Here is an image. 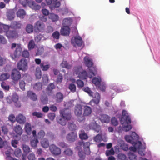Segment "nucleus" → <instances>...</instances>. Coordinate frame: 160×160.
<instances>
[{
	"mask_svg": "<svg viewBox=\"0 0 160 160\" xmlns=\"http://www.w3.org/2000/svg\"><path fill=\"white\" fill-rule=\"evenodd\" d=\"M85 63L87 67H88L90 73L91 75L89 76L90 78H92L94 76H95L97 72V69L95 67H92L93 65L92 60L88 57H85L84 58Z\"/></svg>",
	"mask_w": 160,
	"mask_h": 160,
	"instance_id": "f257e3e1",
	"label": "nucleus"
},
{
	"mask_svg": "<svg viewBox=\"0 0 160 160\" xmlns=\"http://www.w3.org/2000/svg\"><path fill=\"white\" fill-rule=\"evenodd\" d=\"M73 111L76 116L78 117H81L82 118V120L78 119V121L80 122L85 120V117L82 115V107L81 104H77L74 107Z\"/></svg>",
	"mask_w": 160,
	"mask_h": 160,
	"instance_id": "f03ea898",
	"label": "nucleus"
},
{
	"mask_svg": "<svg viewBox=\"0 0 160 160\" xmlns=\"http://www.w3.org/2000/svg\"><path fill=\"white\" fill-rule=\"evenodd\" d=\"M60 114L62 118L67 121L70 120L72 118L71 111L68 109H63L60 111Z\"/></svg>",
	"mask_w": 160,
	"mask_h": 160,
	"instance_id": "7ed1b4c3",
	"label": "nucleus"
},
{
	"mask_svg": "<svg viewBox=\"0 0 160 160\" xmlns=\"http://www.w3.org/2000/svg\"><path fill=\"white\" fill-rule=\"evenodd\" d=\"M45 27V25L43 23L38 21L34 24V30L36 32L39 33L42 32L44 30Z\"/></svg>",
	"mask_w": 160,
	"mask_h": 160,
	"instance_id": "20e7f679",
	"label": "nucleus"
},
{
	"mask_svg": "<svg viewBox=\"0 0 160 160\" xmlns=\"http://www.w3.org/2000/svg\"><path fill=\"white\" fill-rule=\"evenodd\" d=\"M100 96L99 93L96 92L94 94L93 99L91 100L89 102V104L92 107H95L98 105L100 101Z\"/></svg>",
	"mask_w": 160,
	"mask_h": 160,
	"instance_id": "39448f33",
	"label": "nucleus"
},
{
	"mask_svg": "<svg viewBox=\"0 0 160 160\" xmlns=\"http://www.w3.org/2000/svg\"><path fill=\"white\" fill-rule=\"evenodd\" d=\"M71 43L74 46L76 45L78 47H81L82 44V40L80 36L74 37L71 39Z\"/></svg>",
	"mask_w": 160,
	"mask_h": 160,
	"instance_id": "423d86ee",
	"label": "nucleus"
},
{
	"mask_svg": "<svg viewBox=\"0 0 160 160\" xmlns=\"http://www.w3.org/2000/svg\"><path fill=\"white\" fill-rule=\"evenodd\" d=\"M50 150L52 154L55 155H59L61 153V149L54 144L50 146Z\"/></svg>",
	"mask_w": 160,
	"mask_h": 160,
	"instance_id": "0eeeda50",
	"label": "nucleus"
},
{
	"mask_svg": "<svg viewBox=\"0 0 160 160\" xmlns=\"http://www.w3.org/2000/svg\"><path fill=\"white\" fill-rule=\"evenodd\" d=\"M70 32V28L69 26H63L62 27L60 32L61 34L63 36H68Z\"/></svg>",
	"mask_w": 160,
	"mask_h": 160,
	"instance_id": "6e6552de",
	"label": "nucleus"
},
{
	"mask_svg": "<svg viewBox=\"0 0 160 160\" xmlns=\"http://www.w3.org/2000/svg\"><path fill=\"white\" fill-rule=\"evenodd\" d=\"M11 77L14 81H18L20 79V72L16 69H14L12 70Z\"/></svg>",
	"mask_w": 160,
	"mask_h": 160,
	"instance_id": "1a4fd4ad",
	"label": "nucleus"
},
{
	"mask_svg": "<svg viewBox=\"0 0 160 160\" xmlns=\"http://www.w3.org/2000/svg\"><path fill=\"white\" fill-rule=\"evenodd\" d=\"M89 127L90 129L94 130L97 132H99L101 130L100 126L96 122L91 123L89 124Z\"/></svg>",
	"mask_w": 160,
	"mask_h": 160,
	"instance_id": "9d476101",
	"label": "nucleus"
},
{
	"mask_svg": "<svg viewBox=\"0 0 160 160\" xmlns=\"http://www.w3.org/2000/svg\"><path fill=\"white\" fill-rule=\"evenodd\" d=\"M20 55V44H18L16 50L14 53L11 55V56L13 59H15L19 57Z\"/></svg>",
	"mask_w": 160,
	"mask_h": 160,
	"instance_id": "9b49d317",
	"label": "nucleus"
},
{
	"mask_svg": "<svg viewBox=\"0 0 160 160\" xmlns=\"http://www.w3.org/2000/svg\"><path fill=\"white\" fill-rule=\"evenodd\" d=\"M77 138V134L76 133L73 132L68 133L67 136V139L68 141L70 142H74Z\"/></svg>",
	"mask_w": 160,
	"mask_h": 160,
	"instance_id": "f8f14e48",
	"label": "nucleus"
},
{
	"mask_svg": "<svg viewBox=\"0 0 160 160\" xmlns=\"http://www.w3.org/2000/svg\"><path fill=\"white\" fill-rule=\"evenodd\" d=\"M55 88V86L53 83H51L48 86L46 89V93L49 95H51L52 90Z\"/></svg>",
	"mask_w": 160,
	"mask_h": 160,
	"instance_id": "ddd939ff",
	"label": "nucleus"
},
{
	"mask_svg": "<svg viewBox=\"0 0 160 160\" xmlns=\"http://www.w3.org/2000/svg\"><path fill=\"white\" fill-rule=\"evenodd\" d=\"M6 149L7 150L5 152V153L6 156L5 158L6 160H9L12 157L11 156L12 150L10 146H7Z\"/></svg>",
	"mask_w": 160,
	"mask_h": 160,
	"instance_id": "4468645a",
	"label": "nucleus"
},
{
	"mask_svg": "<svg viewBox=\"0 0 160 160\" xmlns=\"http://www.w3.org/2000/svg\"><path fill=\"white\" fill-rule=\"evenodd\" d=\"M92 110L91 108L87 106L84 107L83 116H87L90 115L92 113Z\"/></svg>",
	"mask_w": 160,
	"mask_h": 160,
	"instance_id": "2eb2a0df",
	"label": "nucleus"
},
{
	"mask_svg": "<svg viewBox=\"0 0 160 160\" xmlns=\"http://www.w3.org/2000/svg\"><path fill=\"white\" fill-rule=\"evenodd\" d=\"M6 35L8 38H12L18 36V33L15 31H10L6 32Z\"/></svg>",
	"mask_w": 160,
	"mask_h": 160,
	"instance_id": "dca6fc26",
	"label": "nucleus"
},
{
	"mask_svg": "<svg viewBox=\"0 0 160 160\" xmlns=\"http://www.w3.org/2000/svg\"><path fill=\"white\" fill-rule=\"evenodd\" d=\"M8 119L12 123H14L15 121L20 123V114H19L15 118L14 115L13 114H11L9 116Z\"/></svg>",
	"mask_w": 160,
	"mask_h": 160,
	"instance_id": "f3484780",
	"label": "nucleus"
},
{
	"mask_svg": "<svg viewBox=\"0 0 160 160\" xmlns=\"http://www.w3.org/2000/svg\"><path fill=\"white\" fill-rule=\"evenodd\" d=\"M28 63L26 59H21V70L25 71L27 69Z\"/></svg>",
	"mask_w": 160,
	"mask_h": 160,
	"instance_id": "a211bd4d",
	"label": "nucleus"
},
{
	"mask_svg": "<svg viewBox=\"0 0 160 160\" xmlns=\"http://www.w3.org/2000/svg\"><path fill=\"white\" fill-rule=\"evenodd\" d=\"M92 74L90 73L89 71V74L88 75L87 72L86 71L83 70L82 72H80L78 74V77L80 78L85 79L87 78V77L89 78L90 75H91Z\"/></svg>",
	"mask_w": 160,
	"mask_h": 160,
	"instance_id": "6ab92c4d",
	"label": "nucleus"
},
{
	"mask_svg": "<svg viewBox=\"0 0 160 160\" xmlns=\"http://www.w3.org/2000/svg\"><path fill=\"white\" fill-rule=\"evenodd\" d=\"M28 96L33 101H36L37 99V96L35 93L31 91L27 92Z\"/></svg>",
	"mask_w": 160,
	"mask_h": 160,
	"instance_id": "aec40b11",
	"label": "nucleus"
},
{
	"mask_svg": "<svg viewBox=\"0 0 160 160\" xmlns=\"http://www.w3.org/2000/svg\"><path fill=\"white\" fill-rule=\"evenodd\" d=\"M18 96L17 94H15L13 95L12 97V99L13 102H15V105L16 107H20V103L18 101Z\"/></svg>",
	"mask_w": 160,
	"mask_h": 160,
	"instance_id": "412c9836",
	"label": "nucleus"
},
{
	"mask_svg": "<svg viewBox=\"0 0 160 160\" xmlns=\"http://www.w3.org/2000/svg\"><path fill=\"white\" fill-rule=\"evenodd\" d=\"M24 129L26 133L28 135H30L31 133L32 127L30 123L27 122L25 125Z\"/></svg>",
	"mask_w": 160,
	"mask_h": 160,
	"instance_id": "4be33fe9",
	"label": "nucleus"
},
{
	"mask_svg": "<svg viewBox=\"0 0 160 160\" xmlns=\"http://www.w3.org/2000/svg\"><path fill=\"white\" fill-rule=\"evenodd\" d=\"M47 62H42L40 64V66L42 70L43 71H45L48 70L50 67L49 64H45Z\"/></svg>",
	"mask_w": 160,
	"mask_h": 160,
	"instance_id": "5701e85b",
	"label": "nucleus"
},
{
	"mask_svg": "<svg viewBox=\"0 0 160 160\" xmlns=\"http://www.w3.org/2000/svg\"><path fill=\"white\" fill-rule=\"evenodd\" d=\"M63 95L62 93H57L56 96V102H61L63 99Z\"/></svg>",
	"mask_w": 160,
	"mask_h": 160,
	"instance_id": "b1692460",
	"label": "nucleus"
},
{
	"mask_svg": "<svg viewBox=\"0 0 160 160\" xmlns=\"http://www.w3.org/2000/svg\"><path fill=\"white\" fill-rule=\"evenodd\" d=\"M35 75L36 78L38 79H40L42 77L41 71L39 67H38L36 69Z\"/></svg>",
	"mask_w": 160,
	"mask_h": 160,
	"instance_id": "393cba45",
	"label": "nucleus"
},
{
	"mask_svg": "<svg viewBox=\"0 0 160 160\" xmlns=\"http://www.w3.org/2000/svg\"><path fill=\"white\" fill-rule=\"evenodd\" d=\"M40 100L43 104H46L48 103V98L46 95H42L40 98Z\"/></svg>",
	"mask_w": 160,
	"mask_h": 160,
	"instance_id": "a878e982",
	"label": "nucleus"
},
{
	"mask_svg": "<svg viewBox=\"0 0 160 160\" xmlns=\"http://www.w3.org/2000/svg\"><path fill=\"white\" fill-rule=\"evenodd\" d=\"M110 119V117L106 115H103L101 117V120L104 123H108Z\"/></svg>",
	"mask_w": 160,
	"mask_h": 160,
	"instance_id": "bb28decb",
	"label": "nucleus"
},
{
	"mask_svg": "<svg viewBox=\"0 0 160 160\" xmlns=\"http://www.w3.org/2000/svg\"><path fill=\"white\" fill-rule=\"evenodd\" d=\"M42 146L44 148H47L49 146L48 141L46 139H42L41 142Z\"/></svg>",
	"mask_w": 160,
	"mask_h": 160,
	"instance_id": "cd10ccee",
	"label": "nucleus"
},
{
	"mask_svg": "<svg viewBox=\"0 0 160 160\" xmlns=\"http://www.w3.org/2000/svg\"><path fill=\"white\" fill-rule=\"evenodd\" d=\"M49 18L53 22L58 21L59 18L58 16L54 13H51L49 15Z\"/></svg>",
	"mask_w": 160,
	"mask_h": 160,
	"instance_id": "c85d7f7f",
	"label": "nucleus"
},
{
	"mask_svg": "<svg viewBox=\"0 0 160 160\" xmlns=\"http://www.w3.org/2000/svg\"><path fill=\"white\" fill-rule=\"evenodd\" d=\"M10 75L8 73H3L0 76V81L5 80L9 78Z\"/></svg>",
	"mask_w": 160,
	"mask_h": 160,
	"instance_id": "c756f323",
	"label": "nucleus"
},
{
	"mask_svg": "<svg viewBox=\"0 0 160 160\" xmlns=\"http://www.w3.org/2000/svg\"><path fill=\"white\" fill-rule=\"evenodd\" d=\"M64 153L68 156H71L73 154V152L70 148H66L64 151Z\"/></svg>",
	"mask_w": 160,
	"mask_h": 160,
	"instance_id": "7c9ffc66",
	"label": "nucleus"
},
{
	"mask_svg": "<svg viewBox=\"0 0 160 160\" xmlns=\"http://www.w3.org/2000/svg\"><path fill=\"white\" fill-rule=\"evenodd\" d=\"M79 136L80 138L81 139L86 140L88 138L87 134L84 130L81 131V132L79 134Z\"/></svg>",
	"mask_w": 160,
	"mask_h": 160,
	"instance_id": "2f4dec72",
	"label": "nucleus"
},
{
	"mask_svg": "<svg viewBox=\"0 0 160 160\" xmlns=\"http://www.w3.org/2000/svg\"><path fill=\"white\" fill-rule=\"evenodd\" d=\"M42 83L39 82L36 83L33 86V88L37 90H40L42 89Z\"/></svg>",
	"mask_w": 160,
	"mask_h": 160,
	"instance_id": "473e14b6",
	"label": "nucleus"
},
{
	"mask_svg": "<svg viewBox=\"0 0 160 160\" xmlns=\"http://www.w3.org/2000/svg\"><path fill=\"white\" fill-rule=\"evenodd\" d=\"M61 67L63 68H65L68 69H70L71 66L68 64L67 61H63L60 64Z\"/></svg>",
	"mask_w": 160,
	"mask_h": 160,
	"instance_id": "72a5a7b5",
	"label": "nucleus"
},
{
	"mask_svg": "<svg viewBox=\"0 0 160 160\" xmlns=\"http://www.w3.org/2000/svg\"><path fill=\"white\" fill-rule=\"evenodd\" d=\"M122 117L120 119V122H121V123L122 124H124V122H123V119L124 118H125L127 116H129L128 115V113L127 112V111H126V110H123L122 113Z\"/></svg>",
	"mask_w": 160,
	"mask_h": 160,
	"instance_id": "f704fd0d",
	"label": "nucleus"
},
{
	"mask_svg": "<svg viewBox=\"0 0 160 160\" xmlns=\"http://www.w3.org/2000/svg\"><path fill=\"white\" fill-rule=\"evenodd\" d=\"M19 24L18 22L14 21L11 23L10 27L12 28L17 29L19 28Z\"/></svg>",
	"mask_w": 160,
	"mask_h": 160,
	"instance_id": "c9c22d12",
	"label": "nucleus"
},
{
	"mask_svg": "<svg viewBox=\"0 0 160 160\" xmlns=\"http://www.w3.org/2000/svg\"><path fill=\"white\" fill-rule=\"evenodd\" d=\"M15 16V13L13 11H10L8 12L7 15V17L10 20H12L14 18Z\"/></svg>",
	"mask_w": 160,
	"mask_h": 160,
	"instance_id": "e433bc0d",
	"label": "nucleus"
},
{
	"mask_svg": "<svg viewBox=\"0 0 160 160\" xmlns=\"http://www.w3.org/2000/svg\"><path fill=\"white\" fill-rule=\"evenodd\" d=\"M101 81V79L95 77L92 79V82L96 86L99 85Z\"/></svg>",
	"mask_w": 160,
	"mask_h": 160,
	"instance_id": "4c0bfd02",
	"label": "nucleus"
},
{
	"mask_svg": "<svg viewBox=\"0 0 160 160\" xmlns=\"http://www.w3.org/2000/svg\"><path fill=\"white\" fill-rule=\"evenodd\" d=\"M33 26L32 25L28 24L27 25L26 29L27 32L28 33H32L33 31Z\"/></svg>",
	"mask_w": 160,
	"mask_h": 160,
	"instance_id": "58836bf2",
	"label": "nucleus"
},
{
	"mask_svg": "<svg viewBox=\"0 0 160 160\" xmlns=\"http://www.w3.org/2000/svg\"><path fill=\"white\" fill-rule=\"evenodd\" d=\"M34 42L33 40H31L30 41L28 44V47L29 50L33 49L35 46Z\"/></svg>",
	"mask_w": 160,
	"mask_h": 160,
	"instance_id": "ea45409f",
	"label": "nucleus"
},
{
	"mask_svg": "<svg viewBox=\"0 0 160 160\" xmlns=\"http://www.w3.org/2000/svg\"><path fill=\"white\" fill-rule=\"evenodd\" d=\"M102 136L101 134H98L94 138L93 140L96 142H99L102 141Z\"/></svg>",
	"mask_w": 160,
	"mask_h": 160,
	"instance_id": "a19ab883",
	"label": "nucleus"
},
{
	"mask_svg": "<svg viewBox=\"0 0 160 160\" xmlns=\"http://www.w3.org/2000/svg\"><path fill=\"white\" fill-rule=\"evenodd\" d=\"M45 135V133L44 131L43 130H41L38 133L37 137L38 139H42Z\"/></svg>",
	"mask_w": 160,
	"mask_h": 160,
	"instance_id": "79ce46f5",
	"label": "nucleus"
},
{
	"mask_svg": "<svg viewBox=\"0 0 160 160\" xmlns=\"http://www.w3.org/2000/svg\"><path fill=\"white\" fill-rule=\"evenodd\" d=\"M68 127L69 129L71 131L76 129V126L73 123H68Z\"/></svg>",
	"mask_w": 160,
	"mask_h": 160,
	"instance_id": "37998d69",
	"label": "nucleus"
},
{
	"mask_svg": "<svg viewBox=\"0 0 160 160\" xmlns=\"http://www.w3.org/2000/svg\"><path fill=\"white\" fill-rule=\"evenodd\" d=\"M68 88L72 92H74L76 91V85L73 83H72L70 84L69 85Z\"/></svg>",
	"mask_w": 160,
	"mask_h": 160,
	"instance_id": "c03bdc74",
	"label": "nucleus"
},
{
	"mask_svg": "<svg viewBox=\"0 0 160 160\" xmlns=\"http://www.w3.org/2000/svg\"><path fill=\"white\" fill-rule=\"evenodd\" d=\"M62 24L63 26H70L71 24V22L70 19L68 18H65L63 19Z\"/></svg>",
	"mask_w": 160,
	"mask_h": 160,
	"instance_id": "a18cd8bd",
	"label": "nucleus"
},
{
	"mask_svg": "<svg viewBox=\"0 0 160 160\" xmlns=\"http://www.w3.org/2000/svg\"><path fill=\"white\" fill-rule=\"evenodd\" d=\"M38 142V141L37 139L32 140L31 141V145L32 147L33 148H36L37 146V144Z\"/></svg>",
	"mask_w": 160,
	"mask_h": 160,
	"instance_id": "49530a36",
	"label": "nucleus"
},
{
	"mask_svg": "<svg viewBox=\"0 0 160 160\" xmlns=\"http://www.w3.org/2000/svg\"><path fill=\"white\" fill-rule=\"evenodd\" d=\"M83 90L84 92H87L90 96H93V92L88 87H85L83 88Z\"/></svg>",
	"mask_w": 160,
	"mask_h": 160,
	"instance_id": "de8ad7c7",
	"label": "nucleus"
},
{
	"mask_svg": "<svg viewBox=\"0 0 160 160\" xmlns=\"http://www.w3.org/2000/svg\"><path fill=\"white\" fill-rule=\"evenodd\" d=\"M128 156L130 160H137V156L133 153H129Z\"/></svg>",
	"mask_w": 160,
	"mask_h": 160,
	"instance_id": "09e8293b",
	"label": "nucleus"
},
{
	"mask_svg": "<svg viewBox=\"0 0 160 160\" xmlns=\"http://www.w3.org/2000/svg\"><path fill=\"white\" fill-rule=\"evenodd\" d=\"M115 153L114 150L113 148H111L110 150H107L105 154L107 156L114 155Z\"/></svg>",
	"mask_w": 160,
	"mask_h": 160,
	"instance_id": "8fccbe9b",
	"label": "nucleus"
},
{
	"mask_svg": "<svg viewBox=\"0 0 160 160\" xmlns=\"http://www.w3.org/2000/svg\"><path fill=\"white\" fill-rule=\"evenodd\" d=\"M2 27L3 29V32H5L6 33L7 32L8 30H9L10 28V26L8 25H4L3 24H0V27Z\"/></svg>",
	"mask_w": 160,
	"mask_h": 160,
	"instance_id": "3c124183",
	"label": "nucleus"
},
{
	"mask_svg": "<svg viewBox=\"0 0 160 160\" xmlns=\"http://www.w3.org/2000/svg\"><path fill=\"white\" fill-rule=\"evenodd\" d=\"M65 119L63 118H59L58 119H57V121L61 125L64 126L66 124V122L65 121Z\"/></svg>",
	"mask_w": 160,
	"mask_h": 160,
	"instance_id": "603ef678",
	"label": "nucleus"
},
{
	"mask_svg": "<svg viewBox=\"0 0 160 160\" xmlns=\"http://www.w3.org/2000/svg\"><path fill=\"white\" fill-rule=\"evenodd\" d=\"M1 87L3 89L6 91H8L9 89V86L7 85L4 82H2L1 84Z\"/></svg>",
	"mask_w": 160,
	"mask_h": 160,
	"instance_id": "864d4df0",
	"label": "nucleus"
},
{
	"mask_svg": "<svg viewBox=\"0 0 160 160\" xmlns=\"http://www.w3.org/2000/svg\"><path fill=\"white\" fill-rule=\"evenodd\" d=\"M22 146L23 149L25 152L28 153L30 152V148L26 144H23Z\"/></svg>",
	"mask_w": 160,
	"mask_h": 160,
	"instance_id": "5fc2aeb1",
	"label": "nucleus"
},
{
	"mask_svg": "<svg viewBox=\"0 0 160 160\" xmlns=\"http://www.w3.org/2000/svg\"><path fill=\"white\" fill-rule=\"evenodd\" d=\"M125 139L128 142L131 143H133V142L132 140V136L129 135H126L125 137Z\"/></svg>",
	"mask_w": 160,
	"mask_h": 160,
	"instance_id": "6e6d98bb",
	"label": "nucleus"
},
{
	"mask_svg": "<svg viewBox=\"0 0 160 160\" xmlns=\"http://www.w3.org/2000/svg\"><path fill=\"white\" fill-rule=\"evenodd\" d=\"M32 115L33 116H35L37 118H42L43 116V114L41 112H32Z\"/></svg>",
	"mask_w": 160,
	"mask_h": 160,
	"instance_id": "4d7b16f0",
	"label": "nucleus"
},
{
	"mask_svg": "<svg viewBox=\"0 0 160 160\" xmlns=\"http://www.w3.org/2000/svg\"><path fill=\"white\" fill-rule=\"evenodd\" d=\"M52 36L54 38L58 39L60 36L59 32L58 31H56L52 34Z\"/></svg>",
	"mask_w": 160,
	"mask_h": 160,
	"instance_id": "13d9d810",
	"label": "nucleus"
},
{
	"mask_svg": "<svg viewBox=\"0 0 160 160\" xmlns=\"http://www.w3.org/2000/svg\"><path fill=\"white\" fill-rule=\"evenodd\" d=\"M121 148L125 151H128L129 150L128 145L125 143H122L120 146Z\"/></svg>",
	"mask_w": 160,
	"mask_h": 160,
	"instance_id": "bf43d9fd",
	"label": "nucleus"
},
{
	"mask_svg": "<svg viewBox=\"0 0 160 160\" xmlns=\"http://www.w3.org/2000/svg\"><path fill=\"white\" fill-rule=\"evenodd\" d=\"M77 83L78 86L79 88H82L84 85L83 82L81 80H78L77 81Z\"/></svg>",
	"mask_w": 160,
	"mask_h": 160,
	"instance_id": "052dcab7",
	"label": "nucleus"
},
{
	"mask_svg": "<svg viewBox=\"0 0 160 160\" xmlns=\"http://www.w3.org/2000/svg\"><path fill=\"white\" fill-rule=\"evenodd\" d=\"M111 122L112 124L115 126H117L118 124V121L115 117L112 118L111 119Z\"/></svg>",
	"mask_w": 160,
	"mask_h": 160,
	"instance_id": "680f3d73",
	"label": "nucleus"
},
{
	"mask_svg": "<svg viewBox=\"0 0 160 160\" xmlns=\"http://www.w3.org/2000/svg\"><path fill=\"white\" fill-rule=\"evenodd\" d=\"M124 122V123L125 122H126V123L127 124H130L131 122V118L129 116H127L125 118L123 119V122Z\"/></svg>",
	"mask_w": 160,
	"mask_h": 160,
	"instance_id": "e2e57ef3",
	"label": "nucleus"
},
{
	"mask_svg": "<svg viewBox=\"0 0 160 160\" xmlns=\"http://www.w3.org/2000/svg\"><path fill=\"white\" fill-rule=\"evenodd\" d=\"M22 57L25 58H28L29 56V53L27 50L23 51L22 53Z\"/></svg>",
	"mask_w": 160,
	"mask_h": 160,
	"instance_id": "0e129e2a",
	"label": "nucleus"
},
{
	"mask_svg": "<svg viewBox=\"0 0 160 160\" xmlns=\"http://www.w3.org/2000/svg\"><path fill=\"white\" fill-rule=\"evenodd\" d=\"M42 35L40 34L34 37V40L36 42H38L40 41L42 38Z\"/></svg>",
	"mask_w": 160,
	"mask_h": 160,
	"instance_id": "69168bd1",
	"label": "nucleus"
},
{
	"mask_svg": "<svg viewBox=\"0 0 160 160\" xmlns=\"http://www.w3.org/2000/svg\"><path fill=\"white\" fill-rule=\"evenodd\" d=\"M118 158L120 160H125L126 157L124 154L119 153L118 154Z\"/></svg>",
	"mask_w": 160,
	"mask_h": 160,
	"instance_id": "338daca9",
	"label": "nucleus"
},
{
	"mask_svg": "<svg viewBox=\"0 0 160 160\" xmlns=\"http://www.w3.org/2000/svg\"><path fill=\"white\" fill-rule=\"evenodd\" d=\"M28 160H35V155L33 153H30L28 156Z\"/></svg>",
	"mask_w": 160,
	"mask_h": 160,
	"instance_id": "774afa93",
	"label": "nucleus"
}]
</instances>
